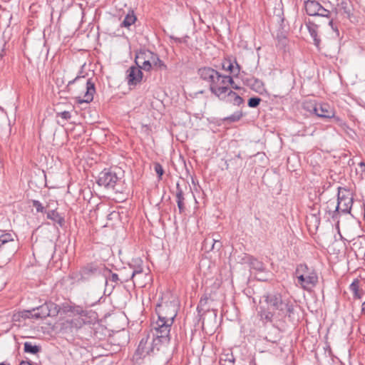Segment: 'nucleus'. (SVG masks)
Returning a JSON list of instances; mask_svg holds the SVG:
<instances>
[{
    "label": "nucleus",
    "instance_id": "1",
    "mask_svg": "<svg viewBox=\"0 0 365 365\" xmlns=\"http://www.w3.org/2000/svg\"><path fill=\"white\" fill-rule=\"evenodd\" d=\"M263 298L264 301L260 302L257 316L264 324L272 322L275 314L280 318L287 317L290 320L292 319L294 305L289 299L277 292L264 295Z\"/></svg>",
    "mask_w": 365,
    "mask_h": 365
},
{
    "label": "nucleus",
    "instance_id": "2",
    "mask_svg": "<svg viewBox=\"0 0 365 365\" xmlns=\"http://www.w3.org/2000/svg\"><path fill=\"white\" fill-rule=\"evenodd\" d=\"M200 79L207 84L210 91L217 98L224 96L227 91V82L232 81V76L223 75L210 66H203L197 69Z\"/></svg>",
    "mask_w": 365,
    "mask_h": 365
},
{
    "label": "nucleus",
    "instance_id": "3",
    "mask_svg": "<svg viewBox=\"0 0 365 365\" xmlns=\"http://www.w3.org/2000/svg\"><path fill=\"white\" fill-rule=\"evenodd\" d=\"M353 205V196L350 190L339 187L337 193V203L334 201L329 200L327 202L326 214L328 215V219H331L334 222H339L340 214H349Z\"/></svg>",
    "mask_w": 365,
    "mask_h": 365
},
{
    "label": "nucleus",
    "instance_id": "4",
    "mask_svg": "<svg viewBox=\"0 0 365 365\" xmlns=\"http://www.w3.org/2000/svg\"><path fill=\"white\" fill-rule=\"evenodd\" d=\"M179 302L177 297L170 293H166L158 299L155 312L158 317L174 322L178 312Z\"/></svg>",
    "mask_w": 365,
    "mask_h": 365
},
{
    "label": "nucleus",
    "instance_id": "5",
    "mask_svg": "<svg viewBox=\"0 0 365 365\" xmlns=\"http://www.w3.org/2000/svg\"><path fill=\"white\" fill-rule=\"evenodd\" d=\"M121 178L111 169H104L98 175L96 183L108 190H114L115 192H123L121 189Z\"/></svg>",
    "mask_w": 365,
    "mask_h": 365
},
{
    "label": "nucleus",
    "instance_id": "6",
    "mask_svg": "<svg viewBox=\"0 0 365 365\" xmlns=\"http://www.w3.org/2000/svg\"><path fill=\"white\" fill-rule=\"evenodd\" d=\"M18 250V243L11 233H4L0 236V252L10 259Z\"/></svg>",
    "mask_w": 365,
    "mask_h": 365
},
{
    "label": "nucleus",
    "instance_id": "7",
    "mask_svg": "<svg viewBox=\"0 0 365 365\" xmlns=\"http://www.w3.org/2000/svg\"><path fill=\"white\" fill-rule=\"evenodd\" d=\"M304 108L321 118L331 119L334 117L335 110L327 103H307Z\"/></svg>",
    "mask_w": 365,
    "mask_h": 365
},
{
    "label": "nucleus",
    "instance_id": "8",
    "mask_svg": "<svg viewBox=\"0 0 365 365\" xmlns=\"http://www.w3.org/2000/svg\"><path fill=\"white\" fill-rule=\"evenodd\" d=\"M84 274H113L112 271L102 261L88 263L83 267Z\"/></svg>",
    "mask_w": 365,
    "mask_h": 365
},
{
    "label": "nucleus",
    "instance_id": "9",
    "mask_svg": "<svg viewBox=\"0 0 365 365\" xmlns=\"http://www.w3.org/2000/svg\"><path fill=\"white\" fill-rule=\"evenodd\" d=\"M81 86L86 91L83 98L80 96L76 97V102L79 104H82L83 103H89L93 101V95L96 93L95 83L91 78H88L86 82H82Z\"/></svg>",
    "mask_w": 365,
    "mask_h": 365
},
{
    "label": "nucleus",
    "instance_id": "10",
    "mask_svg": "<svg viewBox=\"0 0 365 365\" xmlns=\"http://www.w3.org/2000/svg\"><path fill=\"white\" fill-rule=\"evenodd\" d=\"M170 342V338L165 336H155L150 343V351L152 356L157 355L160 353H165L168 349V345Z\"/></svg>",
    "mask_w": 365,
    "mask_h": 365
},
{
    "label": "nucleus",
    "instance_id": "11",
    "mask_svg": "<svg viewBox=\"0 0 365 365\" xmlns=\"http://www.w3.org/2000/svg\"><path fill=\"white\" fill-rule=\"evenodd\" d=\"M310 209L312 212L307 216L306 224L310 232H317L321 222L320 210L317 205H313Z\"/></svg>",
    "mask_w": 365,
    "mask_h": 365
},
{
    "label": "nucleus",
    "instance_id": "12",
    "mask_svg": "<svg viewBox=\"0 0 365 365\" xmlns=\"http://www.w3.org/2000/svg\"><path fill=\"white\" fill-rule=\"evenodd\" d=\"M168 320L158 317L156 322L153 324V328L155 331V336L170 338V331L173 323L168 322Z\"/></svg>",
    "mask_w": 365,
    "mask_h": 365
},
{
    "label": "nucleus",
    "instance_id": "13",
    "mask_svg": "<svg viewBox=\"0 0 365 365\" xmlns=\"http://www.w3.org/2000/svg\"><path fill=\"white\" fill-rule=\"evenodd\" d=\"M349 245L356 257H365V235H359L349 241Z\"/></svg>",
    "mask_w": 365,
    "mask_h": 365
},
{
    "label": "nucleus",
    "instance_id": "14",
    "mask_svg": "<svg viewBox=\"0 0 365 365\" xmlns=\"http://www.w3.org/2000/svg\"><path fill=\"white\" fill-rule=\"evenodd\" d=\"M318 282L317 275H299L296 284L307 291L311 290Z\"/></svg>",
    "mask_w": 365,
    "mask_h": 365
},
{
    "label": "nucleus",
    "instance_id": "15",
    "mask_svg": "<svg viewBox=\"0 0 365 365\" xmlns=\"http://www.w3.org/2000/svg\"><path fill=\"white\" fill-rule=\"evenodd\" d=\"M143 78V72L137 66H130L127 71L126 79L128 84L130 86H136Z\"/></svg>",
    "mask_w": 365,
    "mask_h": 365
},
{
    "label": "nucleus",
    "instance_id": "16",
    "mask_svg": "<svg viewBox=\"0 0 365 365\" xmlns=\"http://www.w3.org/2000/svg\"><path fill=\"white\" fill-rule=\"evenodd\" d=\"M242 261L245 264L248 265L250 269V272L254 270L256 272H262L265 270L264 264L251 255H245L244 257L242 258Z\"/></svg>",
    "mask_w": 365,
    "mask_h": 365
},
{
    "label": "nucleus",
    "instance_id": "17",
    "mask_svg": "<svg viewBox=\"0 0 365 365\" xmlns=\"http://www.w3.org/2000/svg\"><path fill=\"white\" fill-rule=\"evenodd\" d=\"M244 82L250 89L260 95L266 92L263 81L258 78L255 77L247 78Z\"/></svg>",
    "mask_w": 365,
    "mask_h": 365
},
{
    "label": "nucleus",
    "instance_id": "18",
    "mask_svg": "<svg viewBox=\"0 0 365 365\" xmlns=\"http://www.w3.org/2000/svg\"><path fill=\"white\" fill-rule=\"evenodd\" d=\"M148 338H143L138 344V346L135 352L136 359L145 358L146 356H152L150 351V344L148 345Z\"/></svg>",
    "mask_w": 365,
    "mask_h": 365
},
{
    "label": "nucleus",
    "instance_id": "19",
    "mask_svg": "<svg viewBox=\"0 0 365 365\" xmlns=\"http://www.w3.org/2000/svg\"><path fill=\"white\" fill-rule=\"evenodd\" d=\"M184 195L183 189L180 184L178 182L176 184L175 197L180 214L184 213L186 209L185 202V199Z\"/></svg>",
    "mask_w": 365,
    "mask_h": 365
},
{
    "label": "nucleus",
    "instance_id": "20",
    "mask_svg": "<svg viewBox=\"0 0 365 365\" xmlns=\"http://www.w3.org/2000/svg\"><path fill=\"white\" fill-rule=\"evenodd\" d=\"M218 98L221 101L232 103L233 105L237 106H240L244 103L243 98L233 91H230L227 93H224L223 97Z\"/></svg>",
    "mask_w": 365,
    "mask_h": 365
},
{
    "label": "nucleus",
    "instance_id": "21",
    "mask_svg": "<svg viewBox=\"0 0 365 365\" xmlns=\"http://www.w3.org/2000/svg\"><path fill=\"white\" fill-rule=\"evenodd\" d=\"M155 53L148 49H140L135 53V63L136 66L140 64V61L153 60Z\"/></svg>",
    "mask_w": 365,
    "mask_h": 365
},
{
    "label": "nucleus",
    "instance_id": "22",
    "mask_svg": "<svg viewBox=\"0 0 365 365\" xmlns=\"http://www.w3.org/2000/svg\"><path fill=\"white\" fill-rule=\"evenodd\" d=\"M304 8L309 16H317L320 8V4L314 0H304Z\"/></svg>",
    "mask_w": 365,
    "mask_h": 365
},
{
    "label": "nucleus",
    "instance_id": "23",
    "mask_svg": "<svg viewBox=\"0 0 365 365\" xmlns=\"http://www.w3.org/2000/svg\"><path fill=\"white\" fill-rule=\"evenodd\" d=\"M33 311L34 313L32 315V317H34L35 319H45L49 317L50 312L48 309V302L44 303L36 309H33Z\"/></svg>",
    "mask_w": 365,
    "mask_h": 365
},
{
    "label": "nucleus",
    "instance_id": "24",
    "mask_svg": "<svg viewBox=\"0 0 365 365\" xmlns=\"http://www.w3.org/2000/svg\"><path fill=\"white\" fill-rule=\"evenodd\" d=\"M307 28L309 31L310 36L312 37L314 41V44L319 48L321 40L317 35V25L314 23L309 21L306 23Z\"/></svg>",
    "mask_w": 365,
    "mask_h": 365
},
{
    "label": "nucleus",
    "instance_id": "25",
    "mask_svg": "<svg viewBox=\"0 0 365 365\" xmlns=\"http://www.w3.org/2000/svg\"><path fill=\"white\" fill-rule=\"evenodd\" d=\"M24 351L25 353L37 355L41 351V346L39 345L34 344L31 341H26L24 343Z\"/></svg>",
    "mask_w": 365,
    "mask_h": 365
},
{
    "label": "nucleus",
    "instance_id": "26",
    "mask_svg": "<svg viewBox=\"0 0 365 365\" xmlns=\"http://www.w3.org/2000/svg\"><path fill=\"white\" fill-rule=\"evenodd\" d=\"M236 66H234L233 63L231 61H225L222 62V68L224 70L230 71V73L237 76L240 71V66L235 61Z\"/></svg>",
    "mask_w": 365,
    "mask_h": 365
},
{
    "label": "nucleus",
    "instance_id": "27",
    "mask_svg": "<svg viewBox=\"0 0 365 365\" xmlns=\"http://www.w3.org/2000/svg\"><path fill=\"white\" fill-rule=\"evenodd\" d=\"M265 340L272 344H277L281 339L280 331L277 328L274 327L267 333Z\"/></svg>",
    "mask_w": 365,
    "mask_h": 365
},
{
    "label": "nucleus",
    "instance_id": "28",
    "mask_svg": "<svg viewBox=\"0 0 365 365\" xmlns=\"http://www.w3.org/2000/svg\"><path fill=\"white\" fill-rule=\"evenodd\" d=\"M153 68L156 71H166L168 69L165 63L159 58L158 54L155 53L152 60Z\"/></svg>",
    "mask_w": 365,
    "mask_h": 365
},
{
    "label": "nucleus",
    "instance_id": "29",
    "mask_svg": "<svg viewBox=\"0 0 365 365\" xmlns=\"http://www.w3.org/2000/svg\"><path fill=\"white\" fill-rule=\"evenodd\" d=\"M46 214L48 219H50L54 222L58 223L61 227L63 225L64 218L61 217L55 210H50Z\"/></svg>",
    "mask_w": 365,
    "mask_h": 365
},
{
    "label": "nucleus",
    "instance_id": "30",
    "mask_svg": "<svg viewBox=\"0 0 365 365\" xmlns=\"http://www.w3.org/2000/svg\"><path fill=\"white\" fill-rule=\"evenodd\" d=\"M118 281L122 283L123 281H128V279H120L118 275H108V277L105 278L106 286H110L111 289H113L115 287Z\"/></svg>",
    "mask_w": 365,
    "mask_h": 365
},
{
    "label": "nucleus",
    "instance_id": "31",
    "mask_svg": "<svg viewBox=\"0 0 365 365\" xmlns=\"http://www.w3.org/2000/svg\"><path fill=\"white\" fill-rule=\"evenodd\" d=\"M136 20H137V18H136L134 12L132 11L131 12H129L125 16L124 20L120 24V26L128 28L129 26L133 25L135 22Z\"/></svg>",
    "mask_w": 365,
    "mask_h": 365
},
{
    "label": "nucleus",
    "instance_id": "32",
    "mask_svg": "<svg viewBox=\"0 0 365 365\" xmlns=\"http://www.w3.org/2000/svg\"><path fill=\"white\" fill-rule=\"evenodd\" d=\"M143 261L140 258L132 260L130 267L133 268L132 274H141L143 272Z\"/></svg>",
    "mask_w": 365,
    "mask_h": 365
},
{
    "label": "nucleus",
    "instance_id": "33",
    "mask_svg": "<svg viewBox=\"0 0 365 365\" xmlns=\"http://www.w3.org/2000/svg\"><path fill=\"white\" fill-rule=\"evenodd\" d=\"M359 279H355L352 283L349 286V289L353 292L354 294V298L355 299H361V294L359 292Z\"/></svg>",
    "mask_w": 365,
    "mask_h": 365
},
{
    "label": "nucleus",
    "instance_id": "34",
    "mask_svg": "<svg viewBox=\"0 0 365 365\" xmlns=\"http://www.w3.org/2000/svg\"><path fill=\"white\" fill-rule=\"evenodd\" d=\"M338 6L343 11L344 14L349 18L351 14L349 3L346 0H342L339 4H338Z\"/></svg>",
    "mask_w": 365,
    "mask_h": 365
},
{
    "label": "nucleus",
    "instance_id": "35",
    "mask_svg": "<svg viewBox=\"0 0 365 365\" xmlns=\"http://www.w3.org/2000/svg\"><path fill=\"white\" fill-rule=\"evenodd\" d=\"M48 305L50 312L49 317H55L61 311L60 307L51 302H48Z\"/></svg>",
    "mask_w": 365,
    "mask_h": 365
},
{
    "label": "nucleus",
    "instance_id": "36",
    "mask_svg": "<svg viewBox=\"0 0 365 365\" xmlns=\"http://www.w3.org/2000/svg\"><path fill=\"white\" fill-rule=\"evenodd\" d=\"M242 115H243V114H242V111H237V112H235L231 115L225 118L224 120L225 121H228V122H230V123L237 122V121H238V120H240L241 119Z\"/></svg>",
    "mask_w": 365,
    "mask_h": 365
},
{
    "label": "nucleus",
    "instance_id": "37",
    "mask_svg": "<svg viewBox=\"0 0 365 365\" xmlns=\"http://www.w3.org/2000/svg\"><path fill=\"white\" fill-rule=\"evenodd\" d=\"M137 67L139 68L140 70L143 69L145 71H150L151 69H153L152 61L148 60L140 61V64H139V66H137Z\"/></svg>",
    "mask_w": 365,
    "mask_h": 365
},
{
    "label": "nucleus",
    "instance_id": "38",
    "mask_svg": "<svg viewBox=\"0 0 365 365\" xmlns=\"http://www.w3.org/2000/svg\"><path fill=\"white\" fill-rule=\"evenodd\" d=\"M208 297L207 296L201 297L199 304L197 307V310L198 313H201L202 312H205V307L207 304Z\"/></svg>",
    "mask_w": 365,
    "mask_h": 365
},
{
    "label": "nucleus",
    "instance_id": "39",
    "mask_svg": "<svg viewBox=\"0 0 365 365\" xmlns=\"http://www.w3.org/2000/svg\"><path fill=\"white\" fill-rule=\"evenodd\" d=\"M261 101V98L259 97H252L248 100L247 105L250 108H257L259 105Z\"/></svg>",
    "mask_w": 365,
    "mask_h": 365
},
{
    "label": "nucleus",
    "instance_id": "40",
    "mask_svg": "<svg viewBox=\"0 0 365 365\" xmlns=\"http://www.w3.org/2000/svg\"><path fill=\"white\" fill-rule=\"evenodd\" d=\"M235 358L232 354L227 355L225 359H220L221 365H234Z\"/></svg>",
    "mask_w": 365,
    "mask_h": 365
},
{
    "label": "nucleus",
    "instance_id": "41",
    "mask_svg": "<svg viewBox=\"0 0 365 365\" xmlns=\"http://www.w3.org/2000/svg\"><path fill=\"white\" fill-rule=\"evenodd\" d=\"M154 170L158 175L159 180L162 179V176L164 174V170L163 166L159 163H154Z\"/></svg>",
    "mask_w": 365,
    "mask_h": 365
},
{
    "label": "nucleus",
    "instance_id": "42",
    "mask_svg": "<svg viewBox=\"0 0 365 365\" xmlns=\"http://www.w3.org/2000/svg\"><path fill=\"white\" fill-rule=\"evenodd\" d=\"M32 205L36 208V211L38 212H45V208L42 205L40 201L36 200H31Z\"/></svg>",
    "mask_w": 365,
    "mask_h": 365
},
{
    "label": "nucleus",
    "instance_id": "43",
    "mask_svg": "<svg viewBox=\"0 0 365 365\" xmlns=\"http://www.w3.org/2000/svg\"><path fill=\"white\" fill-rule=\"evenodd\" d=\"M225 86H226L227 91L225 92V93H227V92H228V91H232V90L230 89V86L232 88H233V89H235V90H237V91H239V90L242 89V88H241V87L238 86L235 83V81H233V78H232V81H231V82H230H230H227V85H225Z\"/></svg>",
    "mask_w": 365,
    "mask_h": 365
},
{
    "label": "nucleus",
    "instance_id": "44",
    "mask_svg": "<svg viewBox=\"0 0 365 365\" xmlns=\"http://www.w3.org/2000/svg\"><path fill=\"white\" fill-rule=\"evenodd\" d=\"M56 115L58 117H61V118H63L65 120H70L71 118V112L68 111V110H64V111H61V112H58L56 113Z\"/></svg>",
    "mask_w": 365,
    "mask_h": 365
},
{
    "label": "nucleus",
    "instance_id": "45",
    "mask_svg": "<svg viewBox=\"0 0 365 365\" xmlns=\"http://www.w3.org/2000/svg\"><path fill=\"white\" fill-rule=\"evenodd\" d=\"M329 15H330V11L329 10L326 9L325 8H324L320 4V8H319V11H318V14H317V16L329 18Z\"/></svg>",
    "mask_w": 365,
    "mask_h": 365
},
{
    "label": "nucleus",
    "instance_id": "46",
    "mask_svg": "<svg viewBox=\"0 0 365 365\" xmlns=\"http://www.w3.org/2000/svg\"><path fill=\"white\" fill-rule=\"evenodd\" d=\"M212 243L211 245V247L210 249V250H216L217 251H219L222 247V242L220 241V240H215V239H212Z\"/></svg>",
    "mask_w": 365,
    "mask_h": 365
},
{
    "label": "nucleus",
    "instance_id": "47",
    "mask_svg": "<svg viewBox=\"0 0 365 365\" xmlns=\"http://www.w3.org/2000/svg\"><path fill=\"white\" fill-rule=\"evenodd\" d=\"M73 313H75L78 315L85 316L86 315V311L83 310V307L80 306H73L72 307V312Z\"/></svg>",
    "mask_w": 365,
    "mask_h": 365
},
{
    "label": "nucleus",
    "instance_id": "48",
    "mask_svg": "<svg viewBox=\"0 0 365 365\" xmlns=\"http://www.w3.org/2000/svg\"><path fill=\"white\" fill-rule=\"evenodd\" d=\"M84 78H85L84 76H77L74 79L70 81L67 85L68 91H71V85H73L75 83L81 82V81H83Z\"/></svg>",
    "mask_w": 365,
    "mask_h": 365
},
{
    "label": "nucleus",
    "instance_id": "49",
    "mask_svg": "<svg viewBox=\"0 0 365 365\" xmlns=\"http://www.w3.org/2000/svg\"><path fill=\"white\" fill-rule=\"evenodd\" d=\"M308 270V267L306 264H299L296 269V274H304Z\"/></svg>",
    "mask_w": 365,
    "mask_h": 365
},
{
    "label": "nucleus",
    "instance_id": "50",
    "mask_svg": "<svg viewBox=\"0 0 365 365\" xmlns=\"http://www.w3.org/2000/svg\"><path fill=\"white\" fill-rule=\"evenodd\" d=\"M34 312L32 310H24L23 311L20 315L22 318H24V319H29V318H33L32 317V315L34 314Z\"/></svg>",
    "mask_w": 365,
    "mask_h": 365
},
{
    "label": "nucleus",
    "instance_id": "51",
    "mask_svg": "<svg viewBox=\"0 0 365 365\" xmlns=\"http://www.w3.org/2000/svg\"><path fill=\"white\" fill-rule=\"evenodd\" d=\"M212 239L210 238V237H207L206 238L204 242H203V247L207 250V251H210V249L211 247V245L212 243Z\"/></svg>",
    "mask_w": 365,
    "mask_h": 365
},
{
    "label": "nucleus",
    "instance_id": "52",
    "mask_svg": "<svg viewBox=\"0 0 365 365\" xmlns=\"http://www.w3.org/2000/svg\"><path fill=\"white\" fill-rule=\"evenodd\" d=\"M72 305H70L68 304H63L61 308V310L63 311L64 313L67 312H72Z\"/></svg>",
    "mask_w": 365,
    "mask_h": 365
},
{
    "label": "nucleus",
    "instance_id": "53",
    "mask_svg": "<svg viewBox=\"0 0 365 365\" xmlns=\"http://www.w3.org/2000/svg\"><path fill=\"white\" fill-rule=\"evenodd\" d=\"M188 36H185L184 38H178V37H171L176 43H187V38Z\"/></svg>",
    "mask_w": 365,
    "mask_h": 365
},
{
    "label": "nucleus",
    "instance_id": "54",
    "mask_svg": "<svg viewBox=\"0 0 365 365\" xmlns=\"http://www.w3.org/2000/svg\"><path fill=\"white\" fill-rule=\"evenodd\" d=\"M329 25L331 27V29H333V31H335L336 35L337 36H339V29H338L337 26H335V25L334 24V22H333V20H332V19H331V20L329 21Z\"/></svg>",
    "mask_w": 365,
    "mask_h": 365
},
{
    "label": "nucleus",
    "instance_id": "55",
    "mask_svg": "<svg viewBox=\"0 0 365 365\" xmlns=\"http://www.w3.org/2000/svg\"><path fill=\"white\" fill-rule=\"evenodd\" d=\"M331 118L334 120L335 123H338L340 125H342V120L339 116H336L334 115V117H331Z\"/></svg>",
    "mask_w": 365,
    "mask_h": 365
},
{
    "label": "nucleus",
    "instance_id": "56",
    "mask_svg": "<svg viewBox=\"0 0 365 365\" xmlns=\"http://www.w3.org/2000/svg\"><path fill=\"white\" fill-rule=\"evenodd\" d=\"M142 275H134V274H132L130 275V279L133 281V283L134 285H135V278L136 277H141Z\"/></svg>",
    "mask_w": 365,
    "mask_h": 365
},
{
    "label": "nucleus",
    "instance_id": "57",
    "mask_svg": "<svg viewBox=\"0 0 365 365\" xmlns=\"http://www.w3.org/2000/svg\"><path fill=\"white\" fill-rule=\"evenodd\" d=\"M257 280L262 281V282H265V281L267 280V279H266V278H257Z\"/></svg>",
    "mask_w": 365,
    "mask_h": 365
},
{
    "label": "nucleus",
    "instance_id": "58",
    "mask_svg": "<svg viewBox=\"0 0 365 365\" xmlns=\"http://www.w3.org/2000/svg\"><path fill=\"white\" fill-rule=\"evenodd\" d=\"M362 311L365 312V302L362 304Z\"/></svg>",
    "mask_w": 365,
    "mask_h": 365
},
{
    "label": "nucleus",
    "instance_id": "59",
    "mask_svg": "<svg viewBox=\"0 0 365 365\" xmlns=\"http://www.w3.org/2000/svg\"><path fill=\"white\" fill-rule=\"evenodd\" d=\"M0 365H9V364H6V363L2 362V363H0Z\"/></svg>",
    "mask_w": 365,
    "mask_h": 365
},
{
    "label": "nucleus",
    "instance_id": "60",
    "mask_svg": "<svg viewBox=\"0 0 365 365\" xmlns=\"http://www.w3.org/2000/svg\"><path fill=\"white\" fill-rule=\"evenodd\" d=\"M252 275H250V277L248 278V281H249V282L251 280V277H252Z\"/></svg>",
    "mask_w": 365,
    "mask_h": 365
},
{
    "label": "nucleus",
    "instance_id": "61",
    "mask_svg": "<svg viewBox=\"0 0 365 365\" xmlns=\"http://www.w3.org/2000/svg\"><path fill=\"white\" fill-rule=\"evenodd\" d=\"M363 206L364 207V215H365V205L364 204Z\"/></svg>",
    "mask_w": 365,
    "mask_h": 365
},
{
    "label": "nucleus",
    "instance_id": "62",
    "mask_svg": "<svg viewBox=\"0 0 365 365\" xmlns=\"http://www.w3.org/2000/svg\"><path fill=\"white\" fill-rule=\"evenodd\" d=\"M237 157L238 158H240V154H239Z\"/></svg>",
    "mask_w": 365,
    "mask_h": 365
},
{
    "label": "nucleus",
    "instance_id": "63",
    "mask_svg": "<svg viewBox=\"0 0 365 365\" xmlns=\"http://www.w3.org/2000/svg\"><path fill=\"white\" fill-rule=\"evenodd\" d=\"M0 58H1V56H0Z\"/></svg>",
    "mask_w": 365,
    "mask_h": 365
}]
</instances>
